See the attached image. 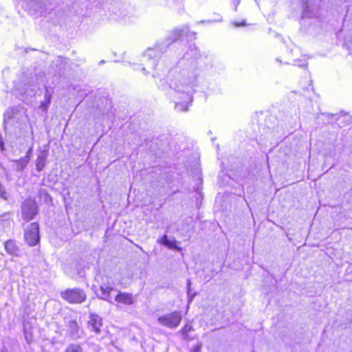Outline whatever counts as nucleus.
I'll return each mask as SVG.
<instances>
[{"instance_id": "f257e3e1", "label": "nucleus", "mask_w": 352, "mask_h": 352, "mask_svg": "<svg viewBox=\"0 0 352 352\" xmlns=\"http://www.w3.org/2000/svg\"><path fill=\"white\" fill-rule=\"evenodd\" d=\"M166 83L175 94L179 95L182 102H175L178 111H186L188 103L192 100L194 88L197 84V71L194 65L182 67L177 65L171 68L166 77Z\"/></svg>"}, {"instance_id": "f03ea898", "label": "nucleus", "mask_w": 352, "mask_h": 352, "mask_svg": "<svg viewBox=\"0 0 352 352\" xmlns=\"http://www.w3.org/2000/svg\"><path fill=\"white\" fill-rule=\"evenodd\" d=\"M184 32V29H176L171 32L170 36L163 43L157 44L153 48H148L143 55V61L144 62L145 67H143L142 69L143 71H145L146 68L155 69L156 66L161 67L162 64H157L161 54L166 51V49L171 43L178 40L183 35ZM160 70L161 68H158L153 74V76H160Z\"/></svg>"}, {"instance_id": "7ed1b4c3", "label": "nucleus", "mask_w": 352, "mask_h": 352, "mask_svg": "<svg viewBox=\"0 0 352 352\" xmlns=\"http://www.w3.org/2000/svg\"><path fill=\"white\" fill-rule=\"evenodd\" d=\"M39 85L38 76L32 72L23 73L14 81V93L25 101L36 94Z\"/></svg>"}, {"instance_id": "20e7f679", "label": "nucleus", "mask_w": 352, "mask_h": 352, "mask_svg": "<svg viewBox=\"0 0 352 352\" xmlns=\"http://www.w3.org/2000/svg\"><path fill=\"white\" fill-rule=\"evenodd\" d=\"M182 316L179 311H173L157 318V322L162 326L170 328H177L181 322Z\"/></svg>"}, {"instance_id": "39448f33", "label": "nucleus", "mask_w": 352, "mask_h": 352, "mask_svg": "<svg viewBox=\"0 0 352 352\" xmlns=\"http://www.w3.org/2000/svg\"><path fill=\"white\" fill-rule=\"evenodd\" d=\"M62 298L69 303H82L86 299V294L82 289L75 288L61 292Z\"/></svg>"}, {"instance_id": "423d86ee", "label": "nucleus", "mask_w": 352, "mask_h": 352, "mask_svg": "<svg viewBox=\"0 0 352 352\" xmlns=\"http://www.w3.org/2000/svg\"><path fill=\"white\" fill-rule=\"evenodd\" d=\"M24 237L30 246L36 245L40 241L38 224L35 222L30 223L25 230Z\"/></svg>"}, {"instance_id": "0eeeda50", "label": "nucleus", "mask_w": 352, "mask_h": 352, "mask_svg": "<svg viewBox=\"0 0 352 352\" xmlns=\"http://www.w3.org/2000/svg\"><path fill=\"white\" fill-rule=\"evenodd\" d=\"M37 213V206L34 201L26 199L22 205L23 218L28 221L32 219Z\"/></svg>"}, {"instance_id": "6e6552de", "label": "nucleus", "mask_w": 352, "mask_h": 352, "mask_svg": "<svg viewBox=\"0 0 352 352\" xmlns=\"http://www.w3.org/2000/svg\"><path fill=\"white\" fill-rule=\"evenodd\" d=\"M116 289L109 283H102L100 286V292L96 293V295L99 298L113 303V298L111 294Z\"/></svg>"}, {"instance_id": "1a4fd4ad", "label": "nucleus", "mask_w": 352, "mask_h": 352, "mask_svg": "<svg viewBox=\"0 0 352 352\" xmlns=\"http://www.w3.org/2000/svg\"><path fill=\"white\" fill-rule=\"evenodd\" d=\"M114 300L119 304L130 306L136 302V298L131 293L119 292L116 295Z\"/></svg>"}, {"instance_id": "9d476101", "label": "nucleus", "mask_w": 352, "mask_h": 352, "mask_svg": "<svg viewBox=\"0 0 352 352\" xmlns=\"http://www.w3.org/2000/svg\"><path fill=\"white\" fill-rule=\"evenodd\" d=\"M87 327L91 330L98 334L100 333V327L102 325V318L97 314H90Z\"/></svg>"}, {"instance_id": "9b49d317", "label": "nucleus", "mask_w": 352, "mask_h": 352, "mask_svg": "<svg viewBox=\"0 0 352 352\" xmlns=\"http://www.w3.org/2000/svg\"><path fill=\"white\" fill-rule=\"evenodd\" d=\"M67 327L68 328V331L70 336L74 339H77L80 338L82 334V331L80 329L78 323L76 319H69L67 321H65Z\"/></svg>"}, {"instance_id": "f8f14e48", "label": "nucleus", "mask_w": 352, "mask_h": 352, "mask_svg": "<svg viewBox=\"0 0 352 352\" xmlns=\"http://www.w3.org/2000/svg\"><path fill=\"white\" fill-rule=\"evenodd\" d=\"M33 327L29 322H23V333L25 341L28 344H31L34 340Z\"/></svg>"}, {"instance_id": "ddd939ff", "label": "nucleus", "mask_w": 352, "mask_h": 352, "mask_svg": "<svg viewBox=\"0 0 352 352\" xmlns=\"http://www.w3.org/2000/svg\"><path fill=\"white\" fill-rule=\"evenodd\" d=\"M21 110V107L20 106L8 108L3 114L4 120H10L15 118L19 114Z\"/></svg>"}, {"instance_id": "4468645a", "label": "nucleus", "mask_w": 352, "mask_h": 352, "mask_svg": "<svg viewBox=\"0 0 352 352\" xmlns=\"http://www.w3.org/2000/svg\"><path fill=\"white\" fill-rule=\"evenodd\" d=\"M52 98V91L47 88L45 87V91L44 94V100L41 102L39 109H41L43 112H47L49 105L51 103Z\"/></svg>"}, {"instance_id": "2eb2a0df", "label": "nucleus", "mask_w": 352, "mask_h": 352, "mask_svg": "<svg viewBox=\"0 0 352 352\" xmlns=\"http://www.w3.org/2000/svg\"><path fill=\"white\" fill-rule=\"evenodd\" d=\"M5 249L8 254L13 256H19L20 250L15 241L9 240L5 243Z\"/></svg>"}, {"instance_id": "dca6fc26", "label": "nucleus", "mask_w": 352, "mask_h": 352, "mask_svg": "<svg viewBox=\"0 0 352 352\" xmlns=\"http://www.w3.org/2000/svg\"><path fill=\"white\" fill-rule=\"evenodd\" d=\"M302 17H312L314 16L312 8L308 1H302Z\"/></svg>"}, {"instance_id": "f3484780", "label": "nucleus", "mask_w": 352, "mask_h": 352, "mask_svg": "<svg viewBox=\"0 0 352 352\" xmlns=\"http://www.w3.org/2000/svg\"><path fill=\"white\" fill-rule=\"evenodd\" d=\"M45 160H46V155L45 154H41L38 156L37 160H36V170L38 171H41L43 169V168L45 165Z\"/></svg>"}, {"instance_id": "a211bd4d", "label": "nucleus", "mask_w": 352, "mask_h": 352, "mask_svg": "<svg viewBox=\"0 0 352 352\" xmlns=\"http://www.w3.org/2000/svg\"><path fill=\"white\" fill-rule=\"evenodd\" d=\"M160 243L170 248H174L175 247V241H170L167 235H164L160 239Z\"/></svg>"}, {"instance_id": "6ab92c4d", "label": "nucleus", "mask_w": 352, "mask_h": 352, "mask_svg": "<svg viewBox=\"0 0 352 352\" xmlns=\"http://www.w3.org/2000/svg\"><path fill=\"white\" fill-rule=\"evenodd\" d=\"M65 352H82V350L79 345L71 344L67 348Z\"/></svg>"}, {"instance_id": "aec40b11", "label": "nucleus", "mask_w": 352, "mask_h": 352, "mask_svg": "<svg viewBox=\"0 0 352 352\" xmlns=\"http://www.w3.org/2000/svg\"><path fill=\"white\" fill-rule=\"evenodd\" d=\"M28 163V159L27 157L21 158L19 161H17L18 169L22 170L27 166Z\"/></svg>"}, {"instance_id": "412c9836", "label": "nucleus", "mask_w": 352, "mask_h": 352, "mask_svg": "<svg viewBox=\"0 0 352 352\" xmlns=\"http://www.w3.org/2000/svg\"><path fill=\"white\" fill-rule=\"evenodd\" d=\"M0 197L4 200L8 199V193L5 187L0 183Z\"/></svg>"}, {"instance_id": "4be33fe9", "label": "nucleus", "mask_w": 352, "mask_h": 352, "mask_svg": "<svg viewBox=\"0 0 352 352\" xmlns=\"http://www.w3.org/2000/svg\"><path fill=\"white\" fill-rule=\"evenodd\" d=\"M345 44L347 48L351 51V54H352V37L350 36H347L345 38Z\"/></svg>"}, {"instance_id": "5701e85b", "label": "nucleus", "mask_w": 352, "mask_h": 352, "mask_svg": "<svg viewBox=\"0 0 352 352\" xmlns=\"http://www.w3.org/2000/svg\"><path fill=\"white\" fill-rule=\"evenodd\" d=\"M222 21V18L221 16H219L218 19H214V20H206V21H199L198 23H215V22H221Z\"/></svg>"}, {"instance_id": "b1692460", "label": "nucleus", "mask_w": 352, "mask_h": 352, "mask_svg": "<svg viewBox=\"0 0 352 352\" xmlns=\"http://www.w3.org/2000/svg\"><path fill=\"white\" fill-rule=\"evenodd\" d=\"M192 329L190 324H186L182 329L183 334H187Z\"/></svg>"}, {"instance_id": "393cba45", "label": "nucleus", "mask_w": 352, "mask_h": 352, "mask_svg": "<svg viewBox=\"0 0 352 352\" xmlns=\"http://www.w3.org/2000/svg\"><path fill=\"white\" fill-rule=\"evenodd\" d=\"M190 284H191V282L190 280H188V282H187V286H188V298H189V301L191 302L192 300V298L195 296L194 295H190Z\"/></svg>"}, {"instance_id": "a878e982", "label": "nucleus", "mask_w": 352, "mask_h": 352, "mask_svg": "<svg viewBox=\"0 0 352 352\" xmlns=\"http://www.w3.org/2000/svg\"><path fill=\"white\" fill-rule=\"evenodd\" d=\"M294 62H295L294 65H298L299 67H306L307 65V63L306 60H300V61L294 60Z\"/></svg>"}, {"instance_id": "bb28decb", "label": "nucleus", "mask_w": 352, "mask_h": 352, "mask_svg": "<svg viewBox=\"0 0 352 352\" xmlns=\"http://www.w3.org/2000/svg\"><path fill=\"white\" fill-rule=\"evenodd\" d=\"M234 26H236V27H239V26H241V25H245V22L243 21V22H242L241 23H236V22H234Z\"/></svg>"}, {"instance_id": "cd10ccee", "label": "nucleus", "mask_w": 352, "mask_h": 352, "mask_svg": "<svg viewBox=\"0 0 352 352\" xmlns=\"http://www.w3.org/2000/svg\"><path fill=\"white\" fill-rule=\"evenodd\" d=\"M199 349V346H196L193 352H200Z\"/></svg>"}, {"instance_id": "c85d7f7f", "label": "nucleus", "mask_w": 352, "mask_h": 352, "mask_svg": "<svg viewBox=\"0 0 352 352\" xmlns=\"http://www.w3.org/2000/svg\"><path fill=\"white\" fill-rule=\"evenodd\" d=\"M0 352H6V350L4 348L0 349Z\"/></svg>"}]
</instances>
